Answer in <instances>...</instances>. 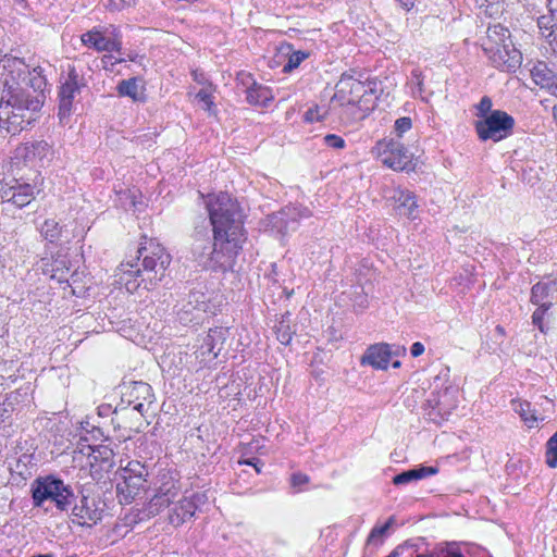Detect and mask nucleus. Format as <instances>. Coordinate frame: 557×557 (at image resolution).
Here are the masks:
<instances>
[{"label":"nucleus","mask_w":557,"mask_h":557,"mask_svg":"<svg viewBox=\"0 0 557 557\" xmlns=\"http://www.w3.org/2000/svg\"><path fill=\"white\" fill-rule=\"evenodd\" d=\"M137 253V259L141 261L140 267L129 262L121 264V281L132 294L139 287L147 290L154 288L165 277L172 259L165 248L154 239L141 243Z\"/></svg>","instance_id":"obj_1"},{"label":"nucleus","mask_w":557,"mask_h":557,"mask_svg":"<svg viewBox=\"0 0 557 557\" xmlns=\"http://www.w3.org/2000/svg\"><path fill=\"white\" fill-rule=\"evenodd\" d=\"M213 239L212 243L207 227L196 232L191 247L195 260L203 269L221 271L232 269L242 245L237 239L218 236L214 233Z\"/></svg>","instance_id":"obj_2"},{"label":"nucleus","mask_w":557,"mask_h":557,"mask_svg":"<svg viewBox=\"0 0 557 557\" xmlns=\"http://www.w3.org/2000/svg\"><path fill=\"white\" fill-rule=\"evenodd\" d=\"M41 107L38 97H29L26 91L10 88L0 102V129L16 135L35 121Z\"/></svg>","instance_id":"obj_3"},{"label":"nucleus","mask_w":557,"mask_h":557,"mask_svg":"<svg viewBox=\"0 0 557 557\" xmlns=\"http://www.w3.org/2000/svg\"><path fill=\"white\" fill-rule=\"evenodd\" d=\"M207 198L206 207L213 233L218 236L237 239L242 245L244 242L243 222L237 201L226 193L208 195Z\"/></svg>","instance_id":"obj_4"},{"label":"nucleus","mask_w":557,"mask_h":557,"mask_svg":"<svg viewBox=\"0 0 557 557\" xmlns=\"http://www.w3.org/2000/svg\"><path fill=\"white\" fill-rule=\"evenodd\" d=\"M30 492L34 507L44 508L50 502L60 511H67L76 498L69 484L51 474L35 479Z\"/></svg>","instance_id":"obj_5"},{"label":"nucleus","mask_w":557,"mask_h":557,"mask_svg":"<svg viewBox=\"0 0 557 557\" xmlns=\"http://www.w3.org/2000/svg\"><path fill=\"white\" fill-rule=\"evenodd\" d=\"M372 154L394 171H409L412 169V153L404 144L394 138L379 140L372 148Z\"/></svg>","instance_id":"obj_6"},{"label":"nucleus","mask_w":557,"mask_h":557,"mask_svg":"<svg viewBox=\"0 0 557 557\" xmlns=\"http://www.w3.org/2000/svg\"><path fill=\"white\" fill-rule=\"evenodd\" d=\"M515 120L507 112L494 110L485 119L475 121L478 137L486 141L488 139L497 143L508 137L513 128Z\"/></svg>","instance_id":"obj_7"},{"label":"nucleus","mask_w":557,"mask_h":557,"mask_svg":"<svg viewBox=\"0 0 557 557\" xmlns=\"http://www.w3.org/2000/svg\"><path fill=\"white\" fill-rule=\"evenodd\" d=\"M39 191L40 184L37 181L28 183L22 180H14L13 185L5 186L0 189L2 205L5 206L3 210H9L10 206L20 209L28 206L35 199V195L39 194Z\"/></svg>","instance_id":"obj_8"},{"label":"nucleus","mask_w":557,"mask_h":557,"mask_svg":"<svg viewBox=\"0 0 557 557\" xmlns=\"http://www.w3.org/2000/svg\"><path fill=\"white\" fill-rule=\"evenodd\" d=\"M208 297L200 288H191L186 298L176 305L177 319L183 325L198 324L200 317L207 310Z\"/></svg>","instance_id":"obj_9"},{"label":"nucleus","mask_w":557,"mask_h":557,"mask_svg":"<svg viewBox=\"0 0 557 557\" xmlns=\"http://www.w3.org/2000/svg\"><path fill=\"white\" fill-rule=\"evenodd\" d=\"M84 86L82 79L74 67L70 69L69 74L64 82L61 83L59 90V112L58 116L62 124L67 123V120L72 113L73 101L81 92V88Z\"/></svg>","instance_id":"obj_10"},{"label":"nucleus","mask_w":557,"mask_h":557,"mask_svg":"<svg viewBox=\"0 0 557 557\" xmlns=\"http://www.w3.org/2000/svg\"><path fill=\"white\" fill-rule=\"evenodd\" d=\"M311 216V211L308 208L300 206H287L281 211L269 216L270 225L278 233L285 235L289 232H295L298 227L299 221Z\"/></svg>","instance_id":"obj_11"},{"label":"nucleus","mask_w":557,"mask_h":557,"mask_svg":"<svg viewBox=\"0 0 557 557\" xmlns=\"http://www.w3.org/2000/svg\"><path fill=\"white\" fill-rule=\"evenodd\" d=\"M228 335V327L215 326L210 329L195 352L196 358H200L201 363L215 359L223 349Z\"/></svg>","instance_id":"obj_12"},{"label":"nucleus","mask_w":557,"mask_h":557,"mask_svg":"<svg viewBox=\"0 0 557 557\" xmlns=\"http://www.w3.org/2000/svg\"><path fill=\"white\" fill-rule=\"evenodd\" d=\"M336 88L332 101L338 100L341 103H362L371 91L364 83L352 77H343Z\"/></svg>","instance_id":"obj_13"},{"label":"nucleus","mask_w":557,"mask_h":557,"mask_svg":"<svg viewBox=\"0 0 557 557\" xmlns=\"http://www.w3.org/2000/svg\"><path fill=\"white\" fill-rule=\"evenodd\" d=\"M494 51L496 55H494L493 52L485 54L496 69L505 72H515L520 67L522 53L516 48L513 41L499 46V48H495Z\"/></svg>","instance_id":"obj_14"},{"label":"nucleus","mask_w":557,"mask_h":557,"mask_svg":"<svg viewBox=\"0 0 557 557\" xmlns=\"http://www.w3.org/2000/svg\"><path fill=\"white\" fill-rule=\"evenodd\" d=\"M123 396L127 404L133 405L134 409L141 414L147 411L154 399L151 386L145 382H132Z\"/></svg>","instance_id":"obj_15"},{"label":"nucleus","mask_w":557,"mask_h":557,"mask_svg":"<svg viewBox=\"0 0 557 557\" xmlns=\"http://www.w3.org/2000/svg\"><path fill=\"white\" fill-rule=\"evenodd\" d=\"M81 39L85 46L91 47L100 52H120L122 48V41L117 37V35H114L113 37H107L102 32H100L97 28L84 33Z\"/></svg>","instance_id":"obj_16"},{"label":"nucleus","mask_w":557,"mask_h":557,"mask_svg":"<svg viewBox=\"0 0 557 557\" xmlns=\"http://www.w3.org/2000/svg\"><path fill=\"white\" fill-rule=\"evenodd\" d=\"M72 516L78 524L90 525L101 519L102 509L98 507L95 499L83 495L79 503L72 507Z\"/></svg>","instance_id":"obj_17"},{"label":"nucleus","mask_w":557,"mask_h":557,"mask_svg":"<svg viewBox=\"0 0 557 557\" xmlns=\"http://www.w3.org/2000/svg\"><path fill=\"white\" fill-rule=\"evenodd\" d=\"M47 87V79L42 73L41 67H34L27 71L26 75L22 78V85L14 88L15 90L26 91L29 97H38L40 104L45 102V89Z\"/></svg>","instance_id":"obj_18"},{"label":"nucleus","mask_w":557,"mask_h":557,"mask_svg":"<svg viewBox=\"0 0 557 557\" xmlns=\"http://www.w3.org/2000/svg\"><path fill=\"white\" fill-rule=\"evenodd\" d=\"M530 301L535 306L552 308L557 304V284L553 280L540 281L531 288Z\"/></svg>","instance_id":"obj_19"},{"label":"nucleus","mask_w":557,"mask_h":557,"mask_svg":"<svg viewBox=\"0 0 557 557\" xmlns=\"http://www.w3.org/2000/svg\"><path fill=\"white\" fill-rule=\"evenodd\" d=\"M392 357L388 344H375L370 346L361 358L362 364H370L375 369L385 370Z\"/></svg>","instance_id":"obj_20"},{"label":"nucleus","mask_w":557,"mask_h":557,"mask_svg":"<svg viewBox=\"0 0 557 557\" xmlns=\"http://www.w3.org/2000/svg\"><path fill=\"white\" fill-rule=\"evenodd\" d=\"M510 41H512V39L509 29L500 24H495L487 28L486 38L483 40L482 48L484 53L493 52V54L496 55L494 49L505 44H510Z\"/></svg>","instance_id":"obj_21"},{"label":"nucleus","mask_w":557,"mask_h":557,"mask_svg":"<svg viewBox=\"0 0 557 557\" xmlns=\"http://www.w3.org/2000/svg\"><path fill=\"white\" fill-rule=\"evenodd\" d=\"M438 472V469L433 466H420L418 468H412L406 471H403L393 478V483L395 485L407 484L412 481H418L431 475H434Z\"/></svg>","instance_id":"obj_22"},{"label":"nucleus","mask_w":557,"mask_h":557,"mask_svg":"<svg viewBox=\"0 0 557 557\" xmlns=\"http://www.w3.org/2000/svg\"><path fill=\"white\" fill-rule=\"evenodd\" d=\"M148 475H137V478L125 476L122 482L117 483V491L125 495V499H133L140 491L146 488Z\"/></svg>","instance_id":"obj_23"},{"label":"nucleus","mask_w":557,"mask_h":557,"mask_svg":"<svg viewBox=\"0 0 557 557\" xmlns=\"http://www.w3.org/2000/svg\"><path fill=\"white\" fill-rule=\"evenodd\" d=\"M399 213L414 219V211L418 208L416 195L408 189H397L394 194Z\"/></svg>","instance_id":"obj_24"},{"label":"nucleus","mask_w":557,"mask_h":557,"mask_svg":"<svg viewBox=\"0 0 557 557\" xmlns=\"http://www.w3.org/2000/svg\"><path fill=\"white\" fill-rule=\"evenodd\" d=\"M196 508L197 507L191 499L184 498L180 500L172 508V512L170 515L171 523L175 525L184 523L195 515Z\"/></svg>","instance_id":"obj_25"},{"label":"nucleus","mask_w":557,"mask_h":557,"mask_svg":"<svg viewBox=\"0 0 557 557\" xmlns=\"http://www.w3.org/2000/svg\"><path fill=\"white\" fill-rule=\"evenodd\" d=\"M511 408L529 429L537 426L539 417L536 416V411L532 408L531 403L515 399L511 400Z\"/></svg>","instance_id":"obj_26"},{"label":"nucleus","mask_w":557,"mask_h":557,"mask_svg":"<svg viewBox=\"0 0 557 557\" xmlns=\"http://www.w3.org/2000/svg\"><path fill=\"white\" fill-rule=\"evenodd\" d=\"M245 92L247 102L253 106H267L268 102L272 100L271 90L256 82H252L251 85L247 86Z\"/></svg>","instance_id":"obj_27"},{"label":"nucleus","mask_w":557,"mask_h":557,"mask_svg":"<svg viewBox=\"0 0 557 557\" xmlns=\"http://www.w3.org/2000/svg\"><path fill=\"white\" fill-rule=\"evenodd\" d=\"M343 106L341 119L343 123L349 125L367 117L369 108L362 109L361 103H341Z\"/></svg>","instance_id":"obj_28"},{"label":"nucleus","mask_w":557,"mask_h":557,"mask_svg":"<svg viewBox=\"0 0 557 557\" xmlns=\"http://www.w3.org/2000/svg\"><path fill=\"white\" fill-rule=\"evenodd\" d=\"M170 506V498L166 494L161 495H154L148 504H146L144 508V513L146 517H154L157 516L162 509Z\"/></svg>","instance_id":"obj_29"},{"label":"nucleus","mask_w":557,"mask_h":557,"mask_svg":"<svg viewBox=\"0 0 557 557\" xmlns=\"http://www.w3.org/2000/svg\"><path fill=\"white\" fill-rule=\"evenodd\" d=\"M549 309L550 308L537 306L532 314L533 325L536 326L542 333H546L549 330L552 322V313L549 312Z\"/></svg>","instance_id":"obj_30"},{"label":"nucleus","mask_w":557,"mask_h":557,"mask_svg":"<svg viewBox=\"0 0 557 557\" xmlns=\"http://www.w3.org/2000/svg\"><path fill=\"white\" fill-rule=\"evenodd\" d=\"M62 233V227L59 225V222L54 219H47L42 225L40 226V234L45 237V239L50 243H55L59 240Z\"/></svg>","instance_id":"obj_31"},{"label":"nucleus","mask_w":557,"mask_h":557,"mask_svg":"<svg viewBox=\"0 0 557 557\" xmlns=\"http://www.w3.org/2000/svg\"><path fill=\"white\" fill-rule=\"evenodd\" d=\"M289 323V315H283L282 319L274 326L276 337L283 345H288L293 338L294 331H292Z\"/></svg>","instance_id":"obj_32"},{"label":"nucleus","mask_w":557,"mask_h":557,"mask_svg":"<svg viewBox=\"0 0 557 557\" xmlns=\"http://www.w3.org/2000/svg\"><path fill=\"white\" fill-rule=\"evenodd\" d=\"M119 476L124 480L125 476L137 478V475H148V469L140 461H128L127 466L119 471Z\"/></svg>","instance_id":"obj_33"},{"label":"nucleus","mask_w":557,"mask_h":557,"mask_svg":"<svg viewBox=\"0 0 557 557\" xmlns=\"http://www.w3.org/2000/svg\"><path fill=\"white\" fill-rule=\"evenodd\" d=\"M117 92L122 97H129L137 101L138 98V84L136 78L123 79L119 83Z\"/></svg>","instance_id":"obj_34"},{"label":"nucleus","mask_w":557,"mask_h":557,"mask_svg":"<svg viewBox=\"0 0 557 557\" xmlns=\"http://www.w3.org/2000/svg\"><path fill=\"white\" fill-rule=\"evenodd\" d=\"M394 522H395L394 517H389L383 525L374 527L368 536V540H367L368 545L382 544L383 536L385 535L387 530L394 524Z\"/></svg>","instance_id":"obj_35"},{"label":"nucleus","mask_w":557,"mask_h":557,"mask_svg":"<svg viewBox=\"0 0 557 557\" xmlns=\"http://www.w3.org/2000/svg\"><path fill=\"white\" fill-rule=\"evenodd\" d=\"M448 389H445L441 393V405L437 407L435 411L436 417V423L440 421L446 420L447 417L450 414L451 410L456 407L454 403H448Z\"/></svg>","instance_id":"obj_36"},{"label":"nucleus","mask_w":557,"mask_h":557,"mask_svg":"<svg viewBox=\"0 0 557 557\" xmlns=\"http://www.w3.org/2000/svg\"><path fill=\"white\" fill-rule=\"evenodd\" d=\"M437 557H467V555L459 543L447 542L438 548Z\"/></svg>","instance_id":"obj_37"},{"label":"nucleus","mask_w":557,"mask_h":557,"mask_svg":"<svg viewBox=\"0 0 557 557\" xmlns=\"http://www.w3.org/2000/svg\"><path fill=\"white\" fill-rule=\"evenodd\" d=\"M409 85L411 87V92L414 97H420L421 99H425L424 86H423V77L420 70L414 69L411 71V76L409 81Z\"/></svg>","instance_id":"obj_38"},{"label":"nucleus","mask_w":557,"mask_h":557,"mask_svg":"<svg viewBox=\"0 0 557 557\" xmlns=\"http://www.w3.org/2000/svg\"><path fill=\"white\" fill-rule=\"evenodd\" d=\"M89 448L91 449L89 456L97 462H110L114 456L113 450L106 445H98Z\"/></svg>","instance_id":"obj_39"},{"label":"nucleus","mask_w":557,"mask_h":557,"mask_svg":"<svg viewBox=\"0 0 557 557\" xmlns=\"http://www.w3.org/2000/svg\"><path fill=\"white\" fill-rule=\"evenodd\" d=\"M546 463L549 468L557 467V431L546 443Z\"/></svg>","instance_id":"obj_40"},{"label":"nucleus","mask_w":557,"mask_h":557,"mask_svg":"<svg viewBox=\"0 0 557 557\" xmlns=\"http://www.w3.org/2000/svg\"><path fill=\"white\" fill-rule=\"evenodd\" d=\"M308 57L309 53L305 51H294L289 54L287 63L283 66V72L290 73L293 70L297 69Z\"/></svg>","instance_id":"obj_41"},{"label":"nucleus","mask_w":557,"mask_h":557,"mask_svg":"<svg viewBox=\"0 0 557 557\" xmlns=\"http://www.w3.org/2000/svg\"><path fill=\"white\" fill-rule=\"evenodd\" d=\"M441 393L432 392L430 397L425 401V411L430 420L436 421L435 411L441 405Z\"/></svg>","instance_id":"obj_42"},{"label":"nucleus","mask_w":557,"mask_h":557,"mask_svg":"<svg viewBox=\"0 0 557 557\" xmlns=\"http://www.w3.org/2000/svg\"><path fill=\"white\" fill-rule=\"evenodd\" d=\"M557 25L554 14L549 12L548 15H542L537 18V26L543 38L546 34Z\"/></svg>","instance_id":"obj_43"},{"label":"nucleus","mask_w":557,"mask_h":557,"mask_svg":"<svg viewBox=\"0 0 557 557\" xmlns=\"http://www.w3.org/2000/svg\"><path fill=\"white\" fill-rule=\"evenodd\" d=\"M326 114L327 109H325L324 107L315 106L307 110V112L305 113V120L309 123L320 122L326 117Z\"/></svg>","instance_id":"obj_44"},{"label":"nucleus","mask_w":557,"mask_h":557,"mask_svg":"<svg viewBox=\"0 0 557 557\" xmlns=\"http://www.w3.org/2000/svg\"><path fill=\"white\" fill-rule=\"evenodd\" d=\"M196 99L202 103V108L209 113L213 112L214 102L211 92L207 88L200 89L196 94Z\"/></svg>","instance_id":"obj_45"},{"label":"nucleus","mask_w":557,"mask_h":557,"mask_svg":"<svg viewBox=\"0 0 557 557\" xmlns=\"http://www.w3.org/2000/svg\"><path fill=\"white\" fill-rule=\"evenodd\" d=\"M412 127V121L408 116L399 117L395 121L394 129L397 137H403L405 133L410 131Z\"/></svg>","instance_id":"obj_46"},{"label":"nucleus","mask_w":557,"mask_h":557,"mask_svg":"<svg viewBox=\"0 0 557 557\" xmlns=\"http://www.w3.org/2000/svg\"><path fill=\"white\" fill-rule=\"evenodd\" d=\"M492 100L490 97L487 96H484L481 98L480 102L476 104V110H478V113H476V116L480 117V119H485V116H487L491 112H493L494 110H492Z\"/></svg>","instance_id":"obj_47"},{"label":"nucleus","mask_w":557,"mask_h":557,"mask_svg":"<svg viewBox=\"0 0 557 557\" xmlns=\"http://www.w3.org/2000/svg\"><path fill=\"white\" fill-rule=\"evenodd\" d=\"M135 4V0H106L104 7L110 11H122Z\"/></svg>","instance_id":"obj_48"},{"label":"nucleus","mask_w":557,"mask_h":557,"mask_svg":"<svg viewBox=\"0 0 557 557\" xmlns=\"http://www.w3.org/2000/svg\"><path fill=\"white\" fill-rule=\"evenodd\" d=\"M323 141L327 147L334 149H343L346 146L344 138L335 134L324 136Z\"/></svg>","instance_id":"obj_49"},{"label":"nucleus","mask_w":557,"mask_h":557,"mask_svg":"<svg viewBox=\"0 0 557 557\" xmlns=\"http://www.w3.org/2000/svg\"><path fill=\"white\" fill-rule=\"evenodd\" d=\"M32 149H33V153L40 158L45 157L47 154V152H49L50 150V146L48 145V143L41 140V141H36L32 145Z\"/></svg>","instance_id":"obj_50"},{"label":"nucleus","mask_w":557,"mask_h":557,"mask_svg":"<svg viewBox=\"0 0 557 557\" xmlns=\"http://www.w3.org/2000/svg\"><path fill=\"white\" fill-rule=\"evenodd\" d=\"M309 482V476L307 474L297 472L293 473L290 476V484L293 487H300L304 484Z\"/></svg>","instance_id":"obj_51"},{"label":"nucleus","mask_w":557,"mask_h":557,"mask_svg":"<svg viewBox=\"0 0 557 557\" xmlns=\"http://www.w3.org/2000/svg\"><path fill=\"white\" fill-rule=\"evenodd\" d=\"M21 394L15 391V392H11L10 394L7 395L4 401L2 403V405L8 408V409H11V412L14 410V405L16 403H18V398H20Z\"/></svg>","instance_id":"obj_52"},{"label":"nucleus","mask_w":557,"mask_h":557,"mask_svg":"<svg viewBox=\"0 0 557 557\" xmlns=\"http://www.w3.org/2000/svg\"><path fill=\"white\" fill-rule=\"evenodd\" d=\"M424 352V345L420 342H416L412 344L410 348V354L412 357H419Z\"/></svg>","instance_id":"obj_53"},{"label":"nucleus","mask_w":557,"mask_h":557,"mask_svg":"<svg viewBox=\"0 0 557 557\" xmlns=\"http://www.w3.org/2000/svg\"><path fill=\"white\" fill-rule=\"evenodd\" d=\"M122 61L123 59H114L111 54L103 55V58L101 59L104 69H107L109 65L113 66Z\"/></svg>","instance_id":"obj_54"},{"label":"nucleus","mask_w":557,"mask_h":557,"mask_svg":"<svg viewBox=\"0 0 557 557\" xmlns=\"http://www.w3.org/2000/svg\"><path fill=\"white\" fill-rule=\"evenodd\" d=\"M11 414V409L5 408L0 404V423L4 422Z\"/></svg>","instance_id":"obj_55"},{"label":"nucleus","mask_w":557,"mask_h":557,"mask_svg":"<svg viewBox=\"0 0 557 557\" xmlns=\"http://www.w3.org/2000/svg\"><path fill=\"white\" fill-rule=\"evenodd\" d=\"M547 7L552 14H554L555 20L557 21V0H547Z\"/></svg>","instance_id":"obj_56"},{"label":"nucleus","mask_w":557,"mask_h":557,"mask_svg":"<svg viewBox=\"0 0 557 557\" xmlns=\"http://www.w3.org/2000/svg\"><path fill=\"white\" fill-rule=\"evenodd\" d=\"M258 462H259V460L256 458L248 459V460L244 461V463L255 467L257 472H260V469L258 468V465H257Z\"/></svg>","instance_id":"obj_57"},{"label":"nucleus","mask_w":557,"mask_h":557,"mask_svg":"<svg viewBox=\"0 0 557 557\" xmlns=\"http://www.w3.org/2000/svg\"><path fill=\"white\" fill-rule=\"evenodd\" d=\"M405 352H406V348L404 346H401V347L398 346L395 352L392 351V355L393 354L399 355V354H405Z\"/></svg>","instance_id":"obj_58"},{"label":"nucleus","mask_w":557,"mask_h":557,"mask_svg":"<svg viewBox=\"0 0 557 557\" xmlns=\"http://www.w3.org/2000/svg\"><path fill=\"white\" fill-rule=\"evenodd\" d=\"M5 268V259L0 253V271H2Z\"/></svg>","instance_id":"obj_59"},{"label":"nucleus","mask_w":557,"mask_h":557,"mask_svg":"<svg viewBox=\"0 0 557 557\" xmlns=\"http://www.w3.org/2000/svg\"><path fill=\"white\" fill-rule=\"evenodd\" d=\"M416 557H435L434 554L424 555V554H418Z\"/></svg>","instance_id":"obj_60"},{"label":"nucleus","mask_w":557,"mask_h":557,"mask_svg":"<svg viewBox=\"0 0 557 557\" xmlns=\"http://www.w3.org/2000/svg\"><path fill=\"white\" fill-rule=\"evenodd\" d=\"M393 368H399L400 367V361L396 360L392 363Z\"/></svg>","instance_id":"obj_61"},{"label":"nucleus","mask_w":557,"mask_h":557,"mask_svg":"<svg viewBox=\"0 0 557 557\" xmlns=\"http://www.w3.org/2000/svg\"><path fill=\"white\" fill-rule=\"evenodd\" d=\"M388 557H398L397 550H394Z\"/></svg>","instance_id":"obj_62"},{"label":"nucleus","mask_w":557,"mask_h":557,"mask_svg":"<svg viewBox=\"0 0 557 557\" xmlns=\"http://www.w3.org/2000/svg\"><path fill=\"white\" fill-rule=\"evenodd\" d=\"M32 557H52L51 555H36V556H32Z\"/></svg>","instance_id":"obj_63"},{"label":"nucleus","mask_w":557,"mask_h":557,"mask_svg":"<svg viewBox=\"0 0 557 557\" xmlns=\"http://www.w3.org/2000/svg\"><path fill=\"white\" fill-rule=\"evenodd\" d=\"M496 330L498 331V333L503 332V327L502 326H497Z\"/></svg>","instance_id":"obj_64"}]
</instances>
